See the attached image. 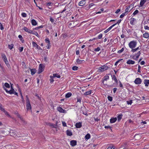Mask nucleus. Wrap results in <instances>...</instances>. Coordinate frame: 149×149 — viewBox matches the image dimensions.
<instances>
[{
  "mask_svg": "<svg viewBox=\"0 0 149 149\" xmlns=\"http://www.w3.org/2000/svg\"><path fill=\"white\" fill-rule=\"evenodd\" d=\"M137 42L135 41H132L130 42L129 44V47L132 49L135 48L136 46Z\"/></svg>",
  "mask_w": 149,
  "mask_h": 149,
  "instance_id": "1",
  "label": "nucleus"
},
{
  "mask_svg": "<svg viewBox=\"0 0 149 149\" xmlns=\"http://www.w3.org/2000/svg\"><path fill=\"white\" fill-rule=\"evenodd\" d=\"M108 68L109 67L104 65L100 67L98 70L100 72H103L105 70L108 69Z\"/></svg>",
  "mask_w": 149,
  "mask_h": 149,
  "instance_id": "2",
  "label": "nucleus"
},
{
  "mask_svg": "<svg viewBox=\"0 0 149 149\" xmlns=\"http://www.w3.org/2000/svg\"><path fill=\"white\" fill-rule=\"evenodd\" d=\"M1 56L2 58L3 59V60L5 62L6 65L7 66L9 65V64L8 61L5 55V54H2Z\"/></svg>",
  "mask_w": 149,
  "mask_h": 149,
  "instance_id": "3",
  "label": "nucleus"
},
{
  "mask_svg": "<svg viewBox=\"0 0 149 149\" xmlns=\"http://www.w3.org/2000/svg\"><path fill=\"white\" fill-rule=\"evenodd\" d=\"M142 82L141 79L139 78H136L134 81V83L136 84H141Z\"/></svg>",
  "mask_w": 149,
  "mask_h": 149,
  "instance_id": "4",
  "label": "nucleus"
},
{
  "mask_svg": "<svg viewBox=\"0 0 149 149\" xmlns=\"http://www.w3.org/2000/svg\"><path fill=\"white\" fill-rule=\"evenodd\" d=\"M133 4H131L126 9L125 11L127 13L128 12H130L133 8Z\"/></svg>",
  "mask_w": 149,
  "mask_h": 149,
  "instance_id": "5",
  "label": "nucleus"
},
{
  "mask_svg": "<svg viewBox=\"0 0 149 149\" xmlns=\"http://www.w3.org/2000/svg\"><path fill=\"white\" fill-rule=\"evenodd\" d=\"M26 107L27 111L31 110V107L30 102H26Z\"/></svg>",
  "mask_w": 149,
  "mask_h": 149,
  "instance_id": "6",
  "label": "nucleus"
},
{
  "mask_svg": "<svg viewBox=\"0 0 149 149\" xmlns=\"http://www.w3.org/2000/svg\"><path fill=\"white\" fill-rule=\"evenodd\" d=\"M57 109L59 112L62 113H66V111L63 109L61 107H57Z\"/></svg>",
  "mask_w": 149,
  "mask_h": 149,
  "instance_id": "7",
  "label": "nucleus"
},
{
  "mask_svg": "<svg viewBox=\"0 0 149 149\" xmlns=\"http://www.w3.org/2000/svg\"><path fill=\"white\" fill-rule=\"evenodd\" d=\"M25 31L28 32L29 33H33V31L29 29L26 27H24L23 28Z\"/></svg>",
  "mask_w": 149,
  "mask_h": 149,
  "instance_id": "8",
  "label": "nucleus"
},
{
  "mask_svg": "<svg viewBox=\"0 0 149 149\" xmlns=\"http://www.w3.org/2000/svg\"><path fill=\"white\" fill-rule=\"evenodd\" d=\"M44 69L42 68V65L41 64H40L39 66V70L38 72V74H40L42 72Z\"/></svg>",
  "mask_w": 149,
  "mask_h": 149,
  "instance_id": "9",
  "label": "nucleus"
},
{
  "mask_svg": "<svg viewBox=\"0 0 149 149\" xmlns=\"http://www.w3.org/2000/svg\"><path fill=\"white\" fill-rule=\"evenodd\" d=\"M77 141L72 140L70 141V144L72 146H74L77 145Z\"/></svg>",
  "mask_w": 149,
  "mask_h": 149,
  "instance_id": "10",
  "label": "nucleus"
},
{
  "mask_svg": "<svg viewBox=\"0 0 149 149\" xmlns=\"http://www.w3.org/2000/svg\"><path fill=\"white\" fill-rule=\"evenodd\" d=\"M144 84L146 87H148L149 85V80L144 79L143 81Z\"/></svg>",
  "mask_w": 149,
  "mask_h": 149,
  "instance_id": "11",
  "label": "nucleus"
},
{
  "mask_svg": "<svg viewBox=\"0 0 149 149\" xmlns=\"http://www.w3.org/2000/svg\"><path fill=\"white\" fill-rule=\"evenodd\" d=\"M86 0H82L80 1L79 3V5L80 6H84L86 3Z\"/></svg>",
  "mask_w": 149,
  "mask_h": 149,
  "instance_id": "12",
  "label": "nucleus"
},
{
  "mask_svg": "<svg viewBox=\"0 0 149 149\" xmlns=\"http://www.w3.org/2000/svg\"><path fill=\"white\" fill-rule=\"evenodd\" d=\"M17 116L20 119V120L24 123V124H26V123L25 122V121L23 119V118L18 113H17Z\"/></svg>",
  "mask_w": 149,
  "mask_h": 149,
  "instance_id": "13",
  "label": "nucleus"
},
{
  "mask_svg": "<svg viewBox=\"0 0 149 149\" xmlns=\"http://www.w3.org/2000/svg\"><path fill=\"white\" fill-rule=\"evenodd\" d=\"M32 45L33 47H36L37 49H40V47L38 46L35 42H33Z\"/></svg>",
  "mask_w": 149,
  "mask_h": 149,
  "instance_id": "14",
  "label": "nucleus"
},
{
  "mask_svg": "<svg viewBox=\"0 0 149 149\" xmlns=\"http://www.w3.org/2000/svg\"><path fill=\"white\" fill-rule=\"evenodd\" d=\"M76 127L77 128H80L82 126L81 123L80 122L77 123L75 125Z\"/></svg>",
  "mask_w": 149,
  "mask_h": 149,
  "instance_id": "15",
  "label": "nucleus"
},
{
  "mask_svg": "<svg viewBox=\"0 0 149 149\" xmlns=\"http://www.w3.org/2000/svg\"><path fill=\"white\" fill-rule=\"evenodd\" d=\"M115 25V24H113L110 26L109 28L106 29L104 31L105 33H107L108 31H109Z\"/></svg>",
  "mask_w": 149,
  "mask_h": 149,
  "instance_id": "16",
  "label": "nucleus"
},
{
  "mask_svg": "<svg viewBox=\"0 0 149 149\" xmlns=\"http://www.w3.org/2000/svg\"><path fill=\"white\" fill-rule=\"evenodd\" d=\"M135 61L131 60H129L127 62V63L128 64H133L134 63Z\"/></svg>",
  "mask_w": 149,
  "mask_h": 149,
  "instance_id": "17",
  "label": "nucleus"
},
{
  "mask_svg": "<svg viewBox=\"0 0 149 149\" xmlns=\"http://www.w3.org/2000/svg\"><path fill=\"white\" fill-rule=\"evenodd\" d=\"M10 133L11 136H12L14 137H15L17 136V135H16L15 132H13V131L12 130L10 131Z\"/></svg>",
  "mask_w": 149,
  "mask_h": 149,
  "instance_id": "18",
  "label": "nucleus"
},
{
  "mask_svg": "<svg viewBox=\"0 0 149 149\" xmlns=\"http://www.w3.org/2000/svg\"><path fill=\"white\" fill-rule=\"evenodd\" d=\"M117 119L116 118H112L110 120V122L111 123H115Z\"/></svg>",
  "mask_w": 149,
  "mask_h": 149,
  "instance_id": "19",
  "label": "nucleus"
},
{
  "mask_svg": "<svg viewBox=\"0 0 149 149\" xmlns=\"http://www.w3.org/2000/svg\"><path fill=\"white\" fill-rule=\"evenodd\" d=\"M31 22L32 25L33 26L36 25L37 24L36 21L34 19H32L31 21Z\"/></svg>",
  "mask_w": 149,
  "mask_h": 149,
  "instance_id": "20",
  "label": "nucleus"
},
{
  "mask_svg": "<svg viewBox=\"0 0 149 149\" xmlns=\"http://www.w3.org/2000/svg\"><path fill=\"white\" fill-rule=\"evenodd\" d=\"M146 0H141L140 3V6L141 7H142L146 2Z\"/></svg>",
  "mask_w": 149,
  "mask_h": 149,
  "instance_id": "21",
  "label": "nucleus"
},
{
  "mask_svg": "<svg viewBox=\"0 0 149 149\" xmlns=\"http://www.w3.org/2000/svg\"><path fill=\"white\" fill-rule=\"evenodd\" d=\"M143 36L145 38H148L149 37V35L148 33L146 32L143 34Z\"/></svg>",
  "mask_w": 149,
  "mask_h": 149,
  "instance_id": "22",
  "label": "nucleus"
},
{
  "mask_svg": "<svg viewBox=\"0 0 149 149\" xmlns=\"http://www.w3.org/2000/svg\"><path fill=\"white\" fill-rule=\"evenodd\" d=\"M67 134L69 136H71L72 135V133L69 130H68L66 131Z\"/></svg>",
  "mask_w": 149,
  "mask_h": 149,
  "instance_id": "23",
  "label": "nucleus"
},
{
  "mask_svg": "<svg viewBox=\"0 0 149 149\" xmlns=\"http://www.w3.org/2000/svg\"><path fill=\"white\" fill-rule=\"evenodd\" d=\"M31 74L32 75L36 73V70L34 69H30Z\"/></svg>",
  "mask_w": 149,
  "mask_h": 149,
  "instance_id": "24",
  "label": "nucleus"
},
{
  "mask_svg": "<svg viewBox=\"0 0 149 149\" xmlns=\"http://www.w3.org/2000/svg\"><path fill=\"white\" fill-rule=\"evenodd\" d=\"M109 78V76L108 75H106L105 76H104V80L103 81L102 83L103 84H104V81H107L108 79Z\"/></svg>",
  "mask_w": 149,
  "mask_h": 149,
  "instance_id": "25",
  "label": "nucleus"
},
{
  "mask_svg": "<svg viewBox=\"0 0 149 149\" xmlns=\"http://www.w3.org/2000/svg\"><path fill=\"white\" fill-rule=\"evenodd\" d=\"M136 20V19L134 18H131L130 21V23L131 25H134V22Z\"/></svg>",
  "mask_w": 149,
  "mask_h": 149,
  "instance_id": "26",
  "label": "nucleus"
},
{
  "mask_svg": "<svg viewBox=\"0 0 149 149\" xmlns=\"http://www.w3.org/2000/svg\"><path fill=\"white\" fill-rule=\"evenodd\" d=\"M76 62L78 64H81L82 63V62H84V60H80L79 59H78L77 60Z\"/></svg>",
  "mask_w": 149,
  "mask_h": 149,
  "instance_id": "27",
  "label": "nucleus"
},
{
  "mask_svg": "<svg viewBox=\"0 0 149 149\" xmlns=\"http://www.w3.org/2000/svg\"><path fill=\"white\" fill-rule=\"evenodd\" d=\"M52 77H57L58 78H60L61 77V76L58 75L57 74H53V76Z\"/></svg>",
  "mask_w": 149,
  "mask_h": 149,
  "instance_id": "28",
  "label": "nucleus"
},
{
  "mask_svg": "<svg viewBox=\"0 0 149 149\" xmlns=\"http://www.w3.org/2000/svg\"><path fill=\"white\" fill-rule=\"evenodd\" d=\"M72 95L71 93H68L66 94L65 97L66 98H69Z\"/></svg>",
  "mask_w": 149,
  "mask_h": 149,
  "instance_id": "29",
  "label": "nucleus"
},
{
  "mask_svg": "<svg viewBox=\"0 0 149 149\" xmlns=\"http://www.w3.org/2000/svg\"><path fill=\"white\" fill-rule=\"evenodd\" d=\"M127 13L125 11V12L123 13L120 16V18H123L125 15H127Z\"/></svg>",
  "mask_w": 149,
  "mask_h": 149,
  "instance_id": "30",
  "label": "nucleus"
},
{
  "mask_svg": "<svg viewBox=\"0 0 149 149\" xmlns=\"http://www.w3.org/2000/svg\"><path fill=\"white\" fill-rule=\"evenodd\" d=\"M91 90H90L88 91H87L84 93V95H90L91 94Z\"/></svg>",
  "mask_w": 149,
  "mask_h": 149,
  "instance_id": "31",
  "label": "nucleus"
},
{
  "mask_svg": "<svg viewBox=\"0 0 149 149\" xmlns=\"http://www.w3.org/2000/svg\"><path fill=\"white\" fill-rule=\"evenodd\" d=\"M122 116H123V115L122 114H120V115H119L118 116L117 118H118V122L120 121V120L122 118Z\"/></svg>",
  "mask_w": 149,
  "mask_h": 149,
  "instance_id": "32",
  "label": "nucleus"
},
{
  "mask_svg": "<svg viewBox=\"0 0 149 149\" xmlns=\"http://www.w3.org/2000/svg\"><path fill=\"white\" fill-rule=\"evenodd\" d=\"M14 90L13 88V89H11L10 90L8 91V93H9L10 94H12L13 93H14Z\"/></svg>",
  "mask_w": 149,
  "mask_h": 149,
  "instance_id": "33",
  "label": "nucleus"
},
{
  "mask_svg": "<svg viewBox=\"0 0 149 149\" xmlns=\"http://www.w3.org/2000/svg\"><path fill=\"white\" fill-rule=\"evenodd\" d=\"M3 111L4 112L5 114L8 116V117H11V116H10V115L8 114V112L5 111V109Z\"/></svg>",
  "mask_w": 149,
  "mask_h": 149,
  "instance_id": "34",
  "label": "nucleus"
},
{
  "mask_svg": "<svg viewBox=\"0 0 149 149\" xmlns=\"http://www.w3.org/2000/svg\"><path fill=\"white\" fill-rule=\"evenodd\" d=\"M91 137L90 135L89 134H87L85 136L86 139H88L90 138Z\"/></svg>",
  "mask_w": 149,
  "mask_h": 149,
  "instance_id": "35",
  "label": "nucleus"
},
{
  "mask_svg": "<svg viewBox=\"0 0 149 149\" xmlns=\"http://www.w3.org/2000/svg\"><path fill=\"white\" fill-rule=\"evenodd\" d=\"M13 46L14 45L13 44H12L11 45H8V48L10 49H11L13 48Z\"/></svg>",
  "mask_w": 149,
  "mask_h": 149,
  "instance_id": "36",
  "label": "nucleus"
},
{
  "mask_svg": "<svg viewBox=\"0 0 149 149\" xmlns=\"http://www.w3.org/2000/svg\"><path fill=\"white\" fill-rule=\"evenodd\" d=\"M139 49H140V48L139 47H138L137 48L134 49L133 48L132 49L131 51L132 52H136L137 50H139Z\"/></svg>",
  "mask_w": 149,
  "mask_h": 149,
  "instance_id": "37",
  "label": "nucleus"
},
{
  "mask_svg": "<svg viewBox=\"0 0 149 149\" xmlns=\"http://www.w3.org/2000/svg\"><path fill=\"white\" fill-rule=\"evenodd\" d=\"M141 54V52H140V51H139L137 54H136V58L137 59L139 58V56Z\"/></svg>",
  "mask_w": 149,
  "mask_h": 149,
  "instance_id": "38",
  "label": "nucleus"
},
{
  "mask_svg": "<svg viewBox=\"0 0 149 149\" xmlns=\"http://www.w3.org/2000/svg\"><path fill=\"white\" fill-rule=\"evenodd\" d=\"M78 69V67L76 66H73L72 68V69L73 70H77Z\"/></svg>",
  "mask_w": 149,
  "mask_h": 149,
  "instance_id": "39",
  "label": "nucleus"
},
{
  "mask_svg": "<svg viewBox=\"0 0 149 149\" xmlns=\"http://www.w3.org/2000/svg\"><path fill=\"white\" fill-rule=\"evenodd\" d=\"M4 86L6 88H9L10 86L9 84L7 83H6L4 84Z\"/></svg>",
  "mask_w": 149,
  "mask_h": 149,
  "instance_id": "40",
  "label": "nucleus"
},
{
  "mask_svg": "<svg viewBox=\"0 0 149 149\" xmlns=\"http://www.w3.org/2000/svg\"><path fill=\"white\" fill-rule=\"evenodd\" d=\"M52 4H53V3H51V2H49V3H47L46 5L47 6H48V7L49 6H51L52 5Z\"/></svg>",
  "mask_w": 149,
  "mask_h": 149,
  "instance_id": "41",
  "label": "nucleus"
},
{
  "mask_svg": "<svg viewBox=\"0 0 149 149\" xmlns=\"http://www.w3.org/2000/svg\"><path fill=\"white\" fill-rule=\"evenodd\" d=\"M108 99L110 101H112V97L111 96H109L108 97Z\"/></svg>",
  "mask_w": 149,
  "mask_h": 149,
  "instance_id": "42",
  "label": "nucleus"
},
{
  "mask_svg": "<svg viewBox=\"0 0 149 149\" xmlns=\"http://www.w3.org/2000/svg\"><path fill=\"white\" fill-rule=\"evenodd\" d=\"M45 41L46 42L48 43V44H50V41L48 38H46L45 39Z\"/></svg>",
  "mask_w": 149,
  "mask_h": 149,
  "instance_id": "43",
  "label": "nucleus"
},
{
  "mask_svg": "<svg viewBox=\"0 0 149 149\" xmlns=\"http://www.w3.org/2000/svg\"><path fill=\"white\" fill-rule=\"evenodd\" d=\"M114 147L111 145H110L108 147L107 149H114Z\"/></svg>",
  "mask_w": 149,
  "mask_h": 149,
  "instance_id": "44",
  "label": "nucleus"
},
{
  "mask_svg": "<svg viewBox=\"0 0 149 149\" xmlns=\"http://www.w3.org/2000/svg\"><path fill=\"white\" fill-rule=\"evenodd\" d=\"M124 48H122L121 50H119L118 51V53L119 54L121 53L124 51Z\"/></svg>",
  "mask_w": 149,
  "mask_h": 149,
  "instance_id": "45",
  "label": "nucleus"
},
{
  "mask_svg": "<svg viewBox=\"0 0 149 149\" xmlns=\"http://www.w3.org/2000/svg\"><path fill=\"white\" fill-rule=\"evenodd\" d=\"M123 60V59H120L119 60H118V61H117L115 63V65L116 66L117 65L118 63L119 62V61H120L122 60Z\"/></svg>",
  "mask_w": 149,
  "mask_h": 149,
  "instance_id": "46",
  "label": "nucleus"
},
{
  "mask_svg": "<svg viewBox=\"0 0 149 149\" xmlns=\"http://www.w3.org/2000/svg\"><path fill=\"white\" fill-rule=\"evenodd\" d=\"M100 50V49L99 47H97V48H95L94 49V51L95 52L99 51Z\"/></svg>",
  "mask_w": 149,
  "mask_h": 149,
  "instance_id": "47",
  "label": "nucleus"
},
{
  "mask_svg": "<svg viewBox=\"0 0 149 149\" xmlns=\"http://www.w3.org/2000/svg\"><path fill=\"white\" fill-rule=\"evenodd\" d=\"M2 104L0 103V109L1 111H3L4 110V109L2 107Z\"/></svg>",
  "mask_w": 149,
  "mask_h": 149,
  "instance_id": "48",
  "label": "nucleus"
},
{
  "mask_svg": "<svg viewBox=\"0 0 149 149\" xmlns=\"http://www.w3.org/2000/svg\"><path fill=\"white\" fill-rule=\"evenodd\" d=\"M139 12V11L138 10H136L133 13V15H135L137 14Z\"/></svg>",
  "mask_w": 149,
  "mask_h": 149,
  "instance_id": "49",
  "label": "nucleus"
},
{
  "mask_svg": "<svg viewBox=\"0 0 149 149\" xmlns=\"http://www.w3.org/2000/svg\"><path fill=\"white\" fill-rule=\"evenodd\" d=\"M22 16L23 17H26L27 16V15L26 13H22L21 14Z\"/></svg>",
  "mask_w": 149,
  "mask_h": 149,
  "instance_id": "50",
  "label": "nucleus"
},
{
  "mask_svg": "<svg viewBox=\"0 0 149 149\" xmlns=\"http://www.w3.org/2000/svg\"><path fill=\"white\" fill-rule=\"evenodd\" d=\"M26 102H30L28 95L26 96Z\"/></svg>",
  "mask_w": 149,
  "mask_h": 149,
  "instance_id": "51",
  "label": "nucleus"
},
{
  "mask_svg": "<svg viewBox=\"0 0 149 149\" xmlns=\"http://www.w3.org/2000/svg\"><path fill=\"white\" fill-rule=\"evenodd\" d=\"M132 100H130L129 101H127V104H131L132 103Z\"/></svg>",
  "mask_w": 149,
  "mask_h": 149,
  "instance_id": "52",
  "label": "nucleus"
},
{
  "mask_svg": "<svg viewBox=\"0 0 149 149\" xmlns=\"http://www.w3.org/2000/svg\"><path fill=\"white\" fill-rule=\"evenodd\" d=\"M22 66L24 67V68H26V67L25 63L24 62H22Z\"/></svg>",
  "mask_w": 149,
  "mask_h": 149,
  "instance_id": "53",
  "label": "nucleus"
},
{
  "mask_svg": "<svg viewBox=\"0 0 149 149\" xmlns=\"http://www.w3.org/2000/svg\"><path fill=\"white\" fill-rule=\"evenodd\" d=\"M141 67L140 66V65H139L138 66V72L139 73L141 72Z\"/></svg>",
  "mask_w": 149,
  "mask_h": 149,
  "instance_id": "54",
  "label": "nucleus"
},
{
  "mask_svg": "<svg viewBox=\"0 0 149 149\" xmlns=\"http://www.w3.org/2000/svg\"><path fill=\"white\" fill-rule=\"evenodd\" d=\"M19 51L20 52H22V51L23 50V47H20L19 48Z\"/></svg>",
  "mask_w": 149,
  "mask_h": 149,
  "instance_id": "55",
  "label": "nucleus"
},
{
  "mask_svg": "<svg viewBox=\"0 0 149 149\" xmlns=\"http://www.w3.org/2000/svg\"><path fill=\"white\" fill-rule=\"evenodd\" d=\"M102 36V34H100L98 36V38L99 39H101Z\"/></svg>",
  "mask_w": 149,
  "mask_h": 149,
  "instance_id": "56",
  "label": "nucleus"
},
{
  "mask_svg": "<svg viewBox=\"0 0 149 149\" xmlns=\"http://www.w3.org/2000/svg\"><path fill=\"white\" fill-rule=\"evenodd\" d=\"M122 20L121 19H119L118 21V22L117 23H115L114 24H115V25H116L117 24H119L121 21Z\"/></svg>",
  "mask_w": 149,
  "mask_h": 149,
  "instance_id": "57",
  "label": "nucleus"
},
{
  "mask_svg": "<svg viewBox=\"0 0 149 149\" xmlns=\"http://www.w3.org/2000/svg\"><path fill=\"white\" fill-rule=\"evenodd\" d=\"M0 29L1 30H3L4 28L3 27L2 24H1V23H0Z\"/></svg>",
  "mask_w": 149,
  "mask_h": 149,
  "instance_id": "58",
  "label": "nucleus"
},
{
  "mask_svg": "<svg viewBox=\"0 0 149 149\" xmlns=\"http://www.w3.org/2000/svg\"><path fill=\"white\" fill-rule=\"evenodd\" d=\"M32 33L36 35L37 36L38 35V33L37 32L35 31L34 33V32L33 31V33Z\"/></svg>",
  "mask_w": 149,
  "mask_h": 149,
  "instance_id": "59",
  "label": "nucleus"
},
{
  "mask_svg": "<svg viewBox=\"0 0 149 149\" xmlns=\"http://www.w3.org/2000/svg\"><path fill=\"white\" fill-rule=\"evenodd\" d=\"M18 38L20 39L21 41H22V40L23 39L22 36L21 35H19Z\"/></svg>",
  "mask_w": 149,
  "mask_h": 149,
  "instance_id": "60",
  "label": "nucleus"
},
{
  "mask_svg": "<svg viewBox=\"0 0 149 149\" xmlns=\"http://www.w3.org/2000/svg\"><path fill=\"white\" fill-rule=\"evenodd\" d=\"M113 78L115 81L116 82H117V79H116V77L115 75H113Z\"/></svg>",
  "mask_w": 149,
  "mask_h": 149,
  "instance_id": "61",
  "label": "nucleus"
},
{
  "mask_svg": "<svg viewBox=\"0 0 149 149\" xmlns=\"http://www.w3.org/2000/svg\"><path fill=\"white\" fill-rule=\"evenodd\" d=\"M94 5H95L93 3H91L89 5L88 8H90L91 6Z\"/></svg>",
  "mask_w": 149,
  "mask_h": 149,
  "instance_id": "62",
  "label": "nucleus"
},
{
  "mask_svg": "<svg viewBox=\"0 0 149 149\" xmlns=\"http://www.w3.org/2000/svg\"><path fill=\"white\" fill-rule=\"evenodd\" d=\"M50 21L52 22V23H53L54 22V20L51 17L50 18Z\"/></svg>",
  "mask_w": 149,
  "mask_h": 149,
  "instance_id": "63",
  "label": "nucleus"
},
{
  "mask_svg": "<svg viewBox=\"0 0 149 149\" xmlns=\"http://www.w3.org/2000/svg\"><path fill=\"white\" fill-rule=\"evenodd\" d=\"M63 125L64 127L66 126V124L65 122H62Z\"/></svg>",
  "mask_w": 149,
  "mask_h": 149,
  "instance_id": "64",
  "label": "nucleus"
}]
</instances>
